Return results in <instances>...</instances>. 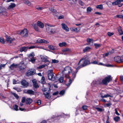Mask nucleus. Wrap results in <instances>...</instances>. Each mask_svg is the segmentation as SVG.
<instances>
[{"label": "nucleus", "instance_id": "nucleus-1", "mask_svg": "<svg viewBox=\"0 0 123 123\" xmlns=\"http://www.w3.org/2000/svg\"><path fill=\"white\" fill-rule=\"evenodd\" d=\"M78 68V67H77V68H76V71H74L70 67L67 66L65 67L62 71V76L66 79H69L68 80V82L66 84L68 87L70 86L72 82L71 79L73 80L75 78L76 73L78 71L77 69Z\"/></svg>", "mask_w": 123, "mask_h": 123}, {"label": "nucleus", "instance_id": "nucleus-2", "mask_svg": "<svg viewBox=\"0 0 123 123\" xmlns=\"http://www.w3.org/2000/svg\"><path fill=\"white\" fill-rule=\"evenodd\" d=\"M81 62H82V63H81V66L82 67L85 66L87 65L91 64L89 60L88 57L86 56H85L80 60L78 63V65H79Z\"/></svg>", "mask_w": 123, "mask_h": 123}, {"label": "nucleus", "instance_id": "nucleus-3", "mask_svg": "<svg viewBox=\"0 0 123 123\" xmlns=\"http://www.w3.org/2000/svg\"><path fill=\"white\" fill-rule=\"evenodd\" d=\"M110 75L108 76L103 80L101 83L104 85H106L111 80Z\"/></svg>", "mask_w": 123, "mask_h": 123}, {"label": "nucleus", "instance_id": "nucleus-4", "mask_svg": "<svg viewBox=\"0 0 123 123\" xmlns=\"http://www.w3.org/2000/svg\"><path fill=\"white\" fill-rule=\"evenodd\" d=\"M42 90L43 92V94L45 95V97L47 98H49V93L50 92L49 89L43 88L42 89Z\"/></svg>", "mask_w": 123, "mask_h": 123}, {"label": "nucleus", "instance_id": "nucleus-5", "mask_svg": "<svg viewBox=\"0 0 123 123\" xmlns=\"http://www.w3.org/2000/svg\"><path fill=\"white\" fill-rule=\"evenodd\" d=\"M48 76L49 79L52 81H57V77L55 74H48Z\"/></svg>", "mask_w": 123, "mask_h": 123}, {"label": "nucleus", "instance_id": "nucleus-6", "mask_svg": "<svg viewBox=\"0 0 123 123\" xmlns=\"http://www.w3.org/2000/svg\"><path fill=\"white\" fill-rule=\"evenodd\" d=\"M18 34L20 35L23 37H26L28 35V31L27 29H25L23 30L20 31Z\"/></svg>", "mask_w": 123, "mask_h": 123}, {"label": "nucleus", "instance_id": "nucleus-7", "mask_svg": "<svg viewBox=\"0 0 123 123\" xmlns=\"http://www.w3.org/2000/svg\"><path fill=\"white\" fill-rule=\"evenodd\" d=\"M35 72V70L33 69H31L28 70L26 74V76H28L34 74Z\"/></svg>", "mask_w": 123, "mask_h": 123}, {"label": "nucleus", "instance_id": "nucleus-8", "mask_svg": "<svg viewBox=\"0 0 123 123\" xmlns=\"http://www.w3.org/2000/svg\"><path fill=\"white\" fill-rule=\"evenodd\" d=\"M26 65L25 64L22 62H20L18 65L19 68L20 70H23L25 69L26 68Z\"/></svg>", "mask_w": 123, "mask_h": 123}, {"label": "nucleus", "instance_id": "nucleus-9", "mask_svg": "<svg viewBox=\"0 0 123 123\" xmlns=\"http://www.w3.org/2000/svg\"><path fill=\"white\" fill-rule=\"evenodd\" d=\"M36 43H44L46 44H48L49 43V42L48 41L41 39H38Z\"/></svg>", "mask_w": 123, "mask_h": 123}, {"label": "nucleus", "instance_id": "nucleus-10", "mask_svg": "<svg viewBox=\"0 0 123 123\" xmlns=\"http://www.w3.org/2000/svg\"><path fill=\"white\" fill-rule=\"evenodd\" d=\"M5 37L6 38V41L8 43H11L12 41L14 40L15 39L14 38H11L10 36L6 35Z\"/></svg>", "mask_w": 123, "mask_h": 123}, {"label": "nucleus", "instance_id": "nucleus-11", "mask_svg": "<svg viewBox=\"0 0 123 123\" xmlns=\"http://www.w3.org/2000/svg\"><path fill=\"white\" fill-rule=\"evenodd\" d=\"M115 61L118 63H121L123 62V59H122L120 57L117 56L114 58Z\"/></svg>", "mask_w": 123, "mask_h": 123}, {"label": "nucleus", "instance_id": "nucleus-12", "mask_svg": "<svg viewBox=\"0 0 123 123\" xmlns=\"http://www.w3.org/2000/svg\"><path fill=\"white\" fill-rule=\"evenodd\" d=\"M62 28L64 30H65L67 32H68L69 31V28L68 27L67 25H66L64 23H62L61 24Z\"/></svg>", "mask_w": 123, "mask_h": 123}, {"label": "nucleus", "instance_id": "nucleus-13", "mask_svg": "<svg viewBox=\"0 0 123 123\" xmlns=\"http://www.w3.org/2000/svg\"><path fill=\"white\" fill-rule=\"evenodd\" d=\"M40 57L42 61L43 62H49V61L48 60V57L46 56H44L43 55H41Z\"/></svg>", "mask_w": 123, "mask_h": 123}, {"label": "nucleus", "instance_id": "nucleus-14", "mask_svg": "<svg viewBox=\"0 0 123 123\" xmlns=\"http://www.w3.org/2000/svg\"><path fill=\"white\" fill-rule=\"evenodd\" d=\"M21 83L22 85L24 86L27 87L28 85V83L25 80H22Z\"/></svg>", "mask_w": 123, "mask_h": 123}, {"label": "nucleus", "instance_id": "nucleus-15", "mask_svg": "<svg viewBox=\"0 0 123 123\" xmlns=\"http://www.w3.org/2000/svg\"><path fill=\"white\" fill-rule=\"evenodd\" d=\"M28 49V47H23L20 48L19 50L20 52H22L23 51L24 52L27 51Z\"/></svg>", "mask_w": 123, "mask_h": 123}, {"label": "nucleus", "instance_id": "nucleus-16", "mask_svg": "<svg viewBox=\"0 0 123 123\" xmlns=\"http://www.w3.org/2000/svg\"><path fill=\"white\" fill-rule=\"evenodd\" d=\"M24 92L27 93L30 95H34V92L33 90H25L24 91Z\"/></svg>", "mask_w": 123, "mask_h": 123}, {"label": "nucleus", "instance_id": "nucleus-17", "mask_svg": "<svg viewBox=\"0 0 123 123\" xmlns=\"http://www.w3.org/2000/svg\"><path fill=\"white\" fill-rule=\"evenodd\" d=\"M16 6L15 4L13 3H11L10 5L7 8L8 10H11L14 7Z\"/></svg>", "mask_w": 123, "mask_h": 123}, {"label": "nucleus", "instance_id": "nucleus-18", "mask_svg": "<svg viewBox=\"0 0 123 123\" xmlns=\"http://www.w3.org/2000/svg\"><path fill=\"white\" fill-rule=\"evenodd\" d=\"M86 41L88 45H91V43L92 44L91 45H92L93 43V40L92 39L88 38L87 39Z\"/></svg>", "mask_w": 123, "mask_h": 123}, {"label": "nucleus", "instance_id": "nucleus-19", "mask_svg": "<svg viewBox=\"0 0 123 123\" xmlns=\"http://www.w3.org/2000/svg\"><path fill=\"white\" fill-rule=\"evenodd\" d=\"M49 9L50 11L52 12L53 13V14L54 15H56L55 14L56 13L57 14H58V13L57 12L56 10L53 7H51V8H49Z\"/></svg>", "mask_w": 123, "mask_h": 123}, {"label": "nucleus", "instance_id": "nucleus-20", "mask_svg": "<svg viewBox=\"0 0 123 123\" xmlns=\"http://www.w3.org/2000/svg\"><path fill=\"white\" fill-rule=\"evenodd\" d=\"M37 24L38 26L41 28H43L44 26L43 24L40 21H38L37 22Z\"/></svg>", "mask_w": 123, "mask_h": 123}, {"label": "nucleus", "instance_id": "nucleus-21", "mask_svg": "<svg viewBox=\"0 0 123 123\" xmlns=\"http://www.w3.org/2000/svg\"><path fill=\"white\" fill-rule=\"evenodd\" d=\"M122 2L121 0H117L115 1L112 2V4L113 5H116L119 4Z\"/></svg>", "mask_w": 123, "mask_h": 123}, {"label": "nucleus", "instance_id": "nucleus-22", "mask_svg": "<svg viewBox=\"0 0 123 123\" xmlns=\"http://www.w3.org/2000/svg\"><path fill=\"white\" fill-rule=\"evenodd\" d=\"M58 45L60 47H66L67 45V43L65 42L60 43Z\"/></svg>", "mask_w": 123, "mask_h": 123}, {"label": "nucleus", "instance_id": "nucleus-23", "mask_svg": "<svg viewBox=\"0 0 123 123\" xmlns=\"http://www.w3.org/2000/svg\"><path fill=\"white\" fill-rule=\"evenodd\" d=\"M101 83H100L99 81H94L92 83L91 85L92 86L94 85V86H97L98 85H99Z\"/></svg>", "mask_w": 123, "mask_h": 123}, {"label": "nucleus", "instance_id": "nucleus-24", "mask_svg": "<svg viewBox=\"0 0 123 123\" xmlns=\"http://www.w3.org/2000/svg\"><path fill=\"white\" fill-rule=\"evenodd\" d=\"M24 2L25 4H27L29 6H32L33 5L28 0H25L24 1Z\"/></svg>", "mask_w": 123, "mask_h": 123}, {"label": "nucleus", "instance_id": "nucleus-25", "mask_svg": "<svg viewBox=\"0 0 123 123\" xmlns=\"http://www.w3.org/2000/svg\"><path fill=\"white\" fill-rule=\"evenodd\" d=\"M32 26L34 27L35 30L37 31H39L38 27L37 25L35 24L32 25Z\"/></svg>", "mask_w": 123, "mask_h": 123}, {"label": "nucleus", "instance_id": "nucleus-26", "mask_svg": "<svg viewBox=\"0 0 123 123\" xmlns=\"http://www.w3.org/2000/svg\"><path fill=\"white\" fill-rule=\"evenodd\" d=\"M32 100L30 98H28L26 99V103L27 104H30L31 103Z\"/></svg>", "mask_w": 123, "mask_h": 123}, {"label": "nucleus", "instance_id": "nucleus-27", "mask_svg": "<svg viewBox=\"0 0 123 123\" xmlns=\"http://www.w3.org/2000/svg\"><path fill=\"white\" fill-rule=\"evenodd\" d=\"M70 30L73 32H78L79 31H78V29L77 28L75 27H71L70 28Z\"/></svg>", "mask_w": 123, "mask_h": 123}, {"label": "nucleus", "instance_id": "nucleus-28", "mask_svg": "<svg viewBox=\"0 0 123 123\" xmlns=\"http://www.w3.org/2000/svg\"><path fill=\"white\" fill-rule=\"evenodd\" d=\"M91 48L89 47H86L84 49L83 51L84 52H86L89 51L91 49Z\"/></svg>", "mask_w": 123, "mask_h": 123}, {"label": "nucleus", "instance_id": "nucleus-29", "mask_svg": "<svg viewBox=\"0 0 123 123\" xmlns=\"http://www.w3.org/2000/svg\"><path fill=\"white\" fill-rule=\"evenodd\" d=\"M35 55L34 53H31L28 55V57L29 59H32L34 58Z\"/></svg>", "mask_w": 123, "mask_h": 123}, {"label": "nucleus", "instance_id": "nucleus-30", "mask_svg": "<svg viewBox=\"0 0 123 123\" xmlns=\"http://www.w3.org/2000/svg\"><path fill=\"white\" fill-rule=\"evenodd\" d=\"M18 65L16 64H15L14 63L12 64L10 66V68L11 69H12L14 68H16L17 67Z\"/></svg>", "mask_w": 123, "mask_h": 123}, {"label": "nucleus", "instance_id": "nucleus-31", "mask_svg": "<svg viewBox=\"0 0 123 123\" xmlns=\"http://www.w3.org/2000/svg\"><path fill=\"white\" fill-rule=\"evenodd\" d=\"M98 65H103L104 66H106L108 67H111L112 66L110 65H106L104 64L101 62H98Z\"/></svg>", "mask_w": 123, "mask_h": 123}, {"label": "nucleus", "instance_id": "nucleus-32", "mask_svg": "<svg viewBox=\"0 0 123 123\" xmlns=\"http://www.w3.org/2000/svg\"><path fill=\"white\" fill-rule=\"evenodd\" d=\"M94 45L95 47V48L96 49H98L101 46L102 44H100L95 43L94 44Z\"/></svg>", "mask_w": 123, "mask_h": 123}, {"label": "nucleus", "instance_id": "nucleus-33", "mask_svg": "<svg viewBox=\"0 0 123 123\" xmlns=\"http://www.w3.org/2000/svg\"><path fill=\"white\" fill-rule=\"evenodd\" d=\"M100 95H101V97L102 98H106L109 97H112V96H111L109 94H107L104 95V96H103L101 95V93L100 94Z\"/></svg>", "mask_w": 123, "mask_h": 123}, {"label": "nucleus", "instance_id": "nucleus-34", "mask_svg": "<svg viewBox=\"0 0 123 123\" xmlns=\"http://www.w3.org/2000/svg\"><path fill=\"white\" fill-rule=\"evenodd\" d=\"M114 119L115 122H117L119 121L120 118L119 117L117 116L114 117Z\"/></svg>", "mask_w": 123, "mask_h": 123}, {"label": "nucleus", "instance_id": "nucleus-35", "mask_svg": "<svg viewBox=\"0 0 123 123\" xmlns=\"http://www.w3.org/2000/svg\"><path fill=\"white\" fill-rule=\"evenodd\" d=\"M13 110L15 111H17L18 110V106L16 105H15L13 106Z\"/></svg>", "mask_w": 123, "mask_h": 123}, {"label": "nucleus", "instance_id": "nucleus-36", "mask_svg": "<svg viewBox=\"0 0 123 123\" xmlns=\"http://www.w3.org/2000/svg\"><path fill=\"white\" fill-rule=\"evenodd\" d=\"M96 8L102 10L103 9V6L102 4H100L97 5Z\"/></svg>", "mask_w": 123, "mask_h": 123}, {"label": "nucleus", "instance_id": "nucleus-37", "mask_svg": "<svg viewBox=\"0 0 123 123\" xmlns=\"http://www.w3.org/2000/svg\"><path fill=\"white\" fill-rule=\"evenodd\" d=\"M50 50H54L55 49V46L52 45H49L48 46Z\"/></svg>", "mask_w": 123, "mask_h": 123}, {"label": "nucleus", "instance_id": "nucleus-38", "mask_svg": "<svg viewBox=\"0 0 123 123\" xmlns=\"http://www.w3.org/2000/svg\"><path fill=\"white\" fill-rule=\"evenodd\" d=\"M64 77L63 76V77H61L58 80L60 82H62L64 80Z\"/></svg>", "mask_w": 123, "mask_h": 123}, {"label": "nucleus", "instance_id": "nucleus-39", "mask_svg": "<svg viewBox=\"0 0 123 123\" xmlns=\"http://www.w3.org/2000/svg\"><path fill=\"white\" fill-rule=\"evenodd\" d=\"M36 8L37 10L41 11L44 9V8L43 7H40L38 6H37L36 7Z\"/></svg>", "mask_w": 123, "mask_h": 123}, {"label": "nucleus", "instance_id": "nucleus-40", "mask_svg": "<svg viewBox=\"0 0 123 123\" xmlns=\"http://www.w3.org/2000/svg\"><path fill=\"white\" fill-rule=\"evenodd\" d=\"M49 33H48L49 34H54L55 33V31L54 29L52 28V29L49 31Z\"/></svg>", "mask_w": 123, "mask_h": 123}, {"label": "nucleus", "instance_id": "nucleus-41", "mask_svg": "<svg viewBox=\"0 0 123 123\" xmlns=\"http://www.w3.org/2000/svg\"><path fill=\"white\" fill-rule=\"evenodd\" d=\"M46 65H47L46 64H44L41 65L37 67V68L38 69H41L43 68H44Z\"/></svg>", "mask_w": 123, "mask_h": 123}, {"label": "nucleus", "instance_id": "nucleus-42", "mask_svg": "<svg viewBox=\"0 0 123 123\" xmlns=\"http://www.w3.org/2000/svg\"><path fill=\"white\" fill-rule=\"evenodd\" d=\"M59 117H60L59 116H57L55 115H53V117H52L51 119H52V120L57 119H58L59 118Z\"/></svg>", "mask_w": 123, "mask_h": 123}, {"label": "nucleus", "instance_id": "nucleus-43", "mask_svg": "<svg viewBox=\"0 0 123 123\" xmlns=\"http://www.w3.org/2000/svg\"><path fill=\"white\" fill-rule=\"evenodd\" d=\"M36 59L34 57L32 59H31L29 60V61H30L32 63H34Z\"/></svg>", "mask_w": 123, "mask_h": 123}, {"label": "nucleus", "instance_id": "nucleus-44", "mask_svg": "<svg viewBox=\"0 0 123 123\" xmlns=\"http://www.w3.org/2000/svg\"><path fill=\"white\" fill-rule=\"evenodd\" d=\"M46 28V30L48 32V33H49V31H50V30L52 29V28L50 27H45Z\"/></svg>", "mask_w": 123, "mask_h": 123}, {"label": "nucleus", "instance_id": "nucleus-45", "mask_svg": "<svg viewBox=\"0 0 123 123\" xmlns=\"http://www.w3.org/2000/svg\"><path fill=\"white\" fill-rule=\"evenodd\" d=\"M12 93L17 99H18L19 98L18 96L14 92H13Z\"/></svg>", "mask_w": 123, "mask_h": 123}, {"label": "nucleus", "instance_id": "nucleus-46", "mask_svg": "<svg viewBox=\"0 0 123 123\" xmlns=\"http://www.w3.org/2000/svg\"><path fill=\"white\" fill-rule=\"evenodd\" d=\"M0 42L3 44L5 43V40L3 38L0 37Z\"/></svg>", "mask_w": 123, "mask_h": 123}, {"label": "nucleus", "instance_id": "nucleus-47", "mask_svg": "<svg viewBox=\"0 0 123 123\" xmlns=\"http://www.w3.org/2000/svg\"><path fill=\"white\" fill-rule=\"evenodd\" d=\"M65 91L64 90H62L60 92L59 94L62 95H63L65 93Z\"/></svg>", "mask_w": 123, "mask_h": 123}, {"label": "nucleus", "instance_id": "nucleus-48", "mask_svg": "<svg viewBox=\"0 0 123 123\" xmlns=\"http://www.w3.org/2000/svg\"><path fill=\"white\" fill-rule=\"evenodd\" d=\"M98 61H94L91 62V63L93 64L98 65Z\"/></svg>", "mask_w": 123, "mask_h": 123}, {"label": "nucleus", "instance_id": "nucleus-49", "mask_svg": "<svg viewBox=\"0 0 123 123\" xmlns=\"http://www.w3.org/2000/svg\"><path fill=\"white\" fill-rule=\"evenodd\" d=\"M107 34L109 36L111 37L114 34V33L113 32H108L107 33Z\"/></svg>", "mask_w": 123, "mask_h": 123}, {"label": "nucleus", "instance_id": "nucleus-50", "mask_svg": "<svg viewBox=\"0 0 123 123\" xmlns=\"http://www.w3.org/2000/svg\"><path fill=\"white\" fill-rule=\"evenodd\" d=\"M116 17L117 18H122L123 19V15H117L116 16Z\"/></svg>", "mask_w": 123, "mask_h": 123}, {"label": "nucleus", "instance_id": "nucleus-51", "mask_svg": "<svg viewBox=\"0 0 123 123\" xmlns=\"http://www.w3.org/2000/svg\"><path fill=\"white\" fill-rule=\"evenodd\" d=\"M52 63H57L59 62V61L55 59L52 60Z\"/></svg>", "mask_w": 123, "mask_h": 123}, {"label": "nucleus", "instance_id": "nucleus-52", "mask_svg": "<svg viewBox=\"0 0 123 123\" xmlns=\"http://www.w3.org/2000/svg\"><path fill=\"white\" fill-rule=\"evenodd\" d=\"M92 9L90 7H88L87 9V12H90L92 10Z\"/></svg>", "mask_w": 123, "mask_h": 123}, {"label": "nucleus", "instance_id": "nucleus-53", "mask_svg": "<svg viewBox=\"0 0 123 123\" xmlns=\"http://www.w3.org/2000/svg\"><path fill=\"white\" fill-rule=\"evenodd\" d=\"M33 86L35 88H37L39 87V86L37 83L33 84Z\"/></svg>", "mask_w": 123, "mask_h": 123}, {"label": "nucleus", "instance_id": "nucleus-54", "mask_svg": "<svg viewBox=\"0 0 123 123\" xmlns=\"http://www.w3.org/2000/svg\"><path fill=\"white\" fill-rule=\"evenodd\" d=\"M87 106L86 105H83L82 106V108L84 110H86L87 109Z\"/></svg>", "mask_w": 123, "mask_h": 123}, {"label": "nucleus", "instance_id": "nucleus-55", "mask_svg": "<svg viewBox=\"0 0 123 123\" xmlns=\"http://www.w3.org/2000/svg\"><path fill=\"white\" fill-rule=\"evenodd\" d=\"M96 108L98 111H102L103 110L102 109L99 107Z\"/></svg>", "mask_w": 123, "mask_h": 123}, {"label": "nucleus", "instance_id": "nucleus-56", "mask_svg": "<svg viewBox=\"0 0 123 123\" xmlns=\"http://www.w3.org/2000/svg\"><path fill=\"white\" fill-rule=\"evenodd\" d=\"M45 80L44 77H42V79L40 80L41 82L42 83H43L44 82V81Z\"/></svg>", "mask_w": 123, "mask_h": 123}, {"label": "nucleus", "instance_id": "nucleus-57", "mask_svg": "<svg viewBox=\"0 0 123 123\" xmlns=\"http://www.w3.org/2000/svg\"><path fill=\"white\" fill-rule=\"evenodd\" d=\"M36 48V47L34 46H31L29 47H28V49H33Z\"/></svg>", "mask_w": 123, "mask_h": 123}, {"label": "nucleus", "instance_id": "nucleus-58", "mask_svg": "<svg viewBox=\"0 0 123 123\" xmlns=\"http://www.w3.org/2000/svg\"><path fill=\"white\" fill-rule=\"evenodd\" d=\"M79 4L81 6H83L84 5V3L81 0H79Z\"/></svg>", "mask_w": 123, "mask_h": 123}, {"label": "nucleus", "instance_id": "nucleus-59", "mask_svg": "<svg viewBox=\"0 0 123 123\" xmlns=\"http://www.w3.org/2000/svg\"><path fill=\"white\" fill-rule=\"evenodd\" d=\"M64 18V16L63 15H60L58 17V18L59 19H62Z\"/></svg>", "mask_w": 123, "mask_h": 123}, {"label": "nucleus", "instance_id": "nucleus-60", "mask_svg": "<svg viewBox=\"0 0 123 123\" xmlns=\"http://www.w3.org/2000/svg\"><path fill=\"white\" fill-rule=\"evenodd\" d=\"M6 64H1L0 65V68L1 69L2 68H4Z\"/></svg>", "mask_w": 123, "mask_h": 123}, {"label": "nucleus", "instance_id": "nucleus-61", "mask_svg": "<svg viewBox=\"0 0 123 123\" xmlns=\"http://www.w3.org/2000/svg\"><path fill=\"white\" fill-rule=\"evenodd\" d=\"M36 103L38 105H40L41 103V100H37L36 102Z\"/></svg>", "mask_w": 123, "mask_h": 123}, {"label": "nucleus", "instance_id": "nucleus-62", "mask_svg": "<svg viewBox=\"0 0 123 123\" xmlns=\"http://www.w3.org/2000/svg\"><path fill=\"white\" fill-rule=\"evenodd\" d=\"M52 26L51 25L48 23L46 24L45 25V27H51Z\"/></svg>", "mask_w": 123, "mask_h": 123}, {"label": "nucleus", "instance_id": "nucleus-63", "mask_svg": "<svg viewBox=\"0 0 123 123\" xmlns=\"http://www.w3.org/2000/svg\"><path fill=\"white\" fill-rule=\"evenodd\" d=\"M53 71L52 70H49L48 71V74H53L52 72Z\"/></svg>", "mask_w": 123, "mask_h": 123}, {"label": "nucleus", "instance_id": "nucleus-64", "mask_svg": "<svg viewBox=\"0 0 123 123\" xmlns=\"http://www.w3.org/2000/svg\"><path fill=\"white\" fill-rule=\"evenodd\" d=\"M25 97H24L22 98V99L21 100V102L22 103H24L25 101Z\"/></svg>", "mask_w": 123, "mask_h": 123}]
</instances>
